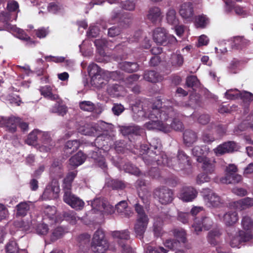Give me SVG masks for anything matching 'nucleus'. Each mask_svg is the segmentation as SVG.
<instances>
[{"label": "nucleus", "instance_id": "1", "mask_svg": "<svg viewBox=\"0 0 253 253\" xmlns=\"http://www.w3.org/2000/svg\"><path fill=\"white\" fill-rule=\"evenodd\" d=\"M177 105L176 102L170 100H167L160 108L153 105L148 116L150 121L145 124V127L149 130L159 129L167 131L168 126L164 122L167 121L169 117L172 118L175 115L173 106Z\"/></svg>", "mask_w": 253, "mask_h": 253}, {"label": "nucleus", "instance_id": "46", "mask_svg": "<svg viewBox=\"0 0 253 253\" xmlns=\"http://www.w3.org/2000/svg\"><path fill=\"white\" fill-rule=\"evenodd\" d=\"M102 240H107L105 238V233L104 231L100 229L97 230L94 233L91 244H96Z\"/></svg>", "mask_w": 253, "mask_h": 253}, {"label": "nucleus", "instance_id": "49", "mask_svg": "<svg viewBox=\"0 0 253 253\" xmlns=\"http://www.w3.org/2000/svg\"><path fill=\"white\" fill-rule=\"evenodd\" d=\"M241 243L242 242H247L251 240L253 237L252 232L244 230H240L239 231V236Z\"/></svg>", "mask_w": 253, "mask_h": 253}, {"label": "nucleus", "instance_id": "47", "mask_svg": "<svg viewBox=\"0 0 253 253\" xmlns=\"http://www.w3.org/2000/svg\"><path fill=\"white\" fill-rule=\"evenodd\" d=\"M64 234V229L61 227H57L55 228L50 236V240L53 242L61 238Z\"/></svg>", "mask_w": 253, "mask_h": 253}, {"label": "nucleus", "instance_id": "36", "mask_svg": "<svg viewBox=\"0 0 253 253\" xmlns=\"http://www.w3.org/2000/svg\"><path fill=\"white\" fill-rule=\"evenodd\" d=\"M174 111L176 113L175 115L172 118H169V119H172V121L170 125L166 124V126H168L167 131L169 130L170 128H171L175 130H181L183 128V125L182 123L179 120L175 118L176 116L177 112L174 109Z\"/></svg>", "mask_w": 253, "mask_h": 253}, {"label": "nucleus", "instance_id": "20", "mask_svg": "<svg viewBox=\"0 0 253 253\" xmlns=\"http://www.w3.org/2000/svg\"><path fill=\"white\" fill-rule=\"evenodd\" d=\"M80 146V142L78 140H69L67 141L63 148L64 154L66 157H69L76 152Z\"/></svg>", "mask_w": 253, "mask_h": 253}, {"label": "nucleus", "instance_id": "8", "mask_svg": "<svg viewBox=\"0 0 253 253\" xmlns=\"http://www.w3.org/2000/svg\"><path fill=\"white\" fill-rule=\"evenodd\" d=\"M18 122H19V117H0V126L4 127L6 131L11 133H14L17 131Z\"/></svg>", "mask_w": 253, "mask_h": 253}, {"label": "nucleus", "instance_id": "56", "mask_svg": "<svg viewBox=\"0 0 253 253\" xmlns=\"http://www.w3.org/2000/svg\"><path fill=\"white\" fill-rule=\"evenodd\" d=\"M211 177L209 174L205 172L199 173L196 178V182L198 184H202L205 182H208L210 181Z\"/></svg>", "mask_w": 253, "mask_h": 253}, {"label": "nucleus", "instance_id": "5", "mask_svg": "<svg viewBox=\"0 0 253 253\" xmlns=\"http://www.w3.org/2000/svg\"><path fill=\"white\" fill-rule=\"evenodd\" d=\"M154 195L158 198L159 202L162 205L171 203L174 198L172 190L166 186H161L155 189Z\"/></svg>", "mask_w": 253, "mask_h": 253}, {"label": "nucleus", "instance_id": "45", "mask_svg": "<svg viewBox=\"0 0 253 253\" xmlns=\"http://www.w3.org/2000/svg\"><path fill=\"white\" fill-rule=\"evenodd\" d=\"M14 225L23 231H28L32 225L31 221H24L23 219L16 220L14 222Z\"/></svg>", "mask_w": 253, "mask_h": 253}, {"label": "nucleus", "instance_id": "7", "mask_svg": "<svg viewBox=\"0 0 253 253\" xmlns=\"http://www.w3.org/2000/svg\"><path fill=\"white\" fill-rule=\"evenodd\" d=\"M212 225V220L210 217L202 216L201 218L197 217L195 219L192 227L196 234L198 235L203 229L209 230Z\"/></svg>", "mask_w": 253, "mask_h": 253}, {"label": "nucleus", "instance_id": "2", "mask_svg": "<svg viewBox=\"0 0 253 253\" xmlns=\"http://www.w3.org/2000/svg\"><path fill=\"white\" fill-rule=\"evenodd\" d=\"M140 152L142 155H144L143 159L147 165H159V161L157 159L162 160V154H164L161 150V145L158 140H153L149 146L146 144L140 146Z\"/></svg>", "mask_w": 253, "mask_h": 253}, {"label": "nucleus", "instance_id": "21", "mask_svg": "<svg viewBox=\"0 0 253 253\" xmlns=\"http://www.w3.org/2000/svg\"><path fill=\"white\" fill-rule=\"evenodd\" d=\"M233 206L242 211L253 206V198L246 197L233 203Z\"/></svg>", "mask_w": 253, "mask_h": 253}, {"label": "nucleus", "instance_id": "16", "mask_svg": "<svg viewBox=\"0 0 253 253\" xmlns=\"http://www.w3.org/2000/svg\"><path fill=\"white\" fill-rule=\"evenodd\" d=\"M120 130L124 136L128 137L129 139V137L140 135V127L135 125L121 126Z\"/></svg>", "mask_w": 253, "mask_h": 253}, {"label": "nucleus", "instance_id": "30", "mask_svg": "<svg viewBox=\"0 0 253 253\" xmlns=\"http://www.w3.org/2000/svg\"><path fill=\"white\" fill-rule=\"evenodd\" d=\"M30 205L26 202H20L16 206V216L24 217L26 216L30 210Z\"/></svg>", "mask_w": 253, "mask_h": 253}, {"label": "nucleus", "instance_id": "51", "mask_svg": "<svg viewBox=\"0 0 253 253\" xmlns=\"http://www.w3.org/2000/svg\"><path fill=\"white\" fill-rule=\"evenodd\" d=\"M35 230L38 234L44 235L48 233L49 228L46 224L38 223L35 227Z\"/></svg>", "mask_w": 253, "mask_h": 253}, {"label": "nucleus", "instance_id": "25", "mask_svg": "<svg viewBox=\"0 0 253 253\" xmlns=\"http://www.w3.org/2000/svg\"><path fill=\"white\" fill-rule=\"evenodd\" d=\"M15 35L17 38L26 42V45L28 46L35 45L36 42L32 40L27 33L22 29L16 28L15 30Z\"/></svg>", "mask_w": 253, "mask_h": 253}, {"label": "nucleus", "instance_id": "55", "mask_svg": "<svg viewBox=\"0 0 253 253\" xmlns=\"http://www.w3.org/2000/svg\"><path fill=\"white\" fill-rule=\"evenodd\" d=\"M127 207V204L125 201H122L116 205L115 208L117 212L121 215L126 214V209Z\"/></svg>", "mask_w": 253, "mask_h": 253}, {"label": "nucleus", "instance_id": "13", "mask_svg": "<svg viewBox=\"0 0 253 253\" xmlns=\"http://www.w3.org/2000/svg\"><path fill=\"white\" fill-rule=\"evenodd\" d=\"M202 193L205 200H208L211 206L216 207L220 204V197L213 193L211 189L209 188L203 189Z\"/></svg>", "mask_w": 253, "mask_h": 253}, {"label": "nucleus", "instance_id": "64", "mask_svg": "<svg viewBox=\"0 0 253 253\" xmlns=\"http://www.w3.org/2000/svg\"><path fill=\"white\" fill-rule=\"evenodd\" d=\"M49 31L48 28L42 27L36 30V35L40 39L45 38L48 34Z\"/></svg>", "mask_w": 253, "mask_h": 253}, {"label": "nucleus", "instance_id": "22", "mask_svg": "<svg viewBox=\"0 0 253 253\" xmlns=\"http://www.w3.org/2000/svg\"><path fill=\"white\" fill-rule=\"evenodd\" d=\"M184 143L187 146H190L195 143L198 139L197 133L191 129H186L183 134Z\"/></svg>", "mask_w": 253, "mask_h": 253}, {"label": "nucleus", "instance_id": "17", "mask_svg": "<svg viewBox=\"0 0 253 253\" xmlns=\"http://www.w3.org/2000/svg\"><path fill=\"white\" fill-rule=\"evenodd\" d=\"M237 144L234 141H228L218 145L214 150L217 154L223 155L226 153L232 152L236 148Z\"/></svg>", "mask_w": 253, "mask_h": 253}, {"label": "nucleus", "instance_id": "15", "mask_svg": "<svg viewBox=\"0 0 253 253\" xmlns=\"http://www.w3.org/2000/svg\"><path fill=\"white\" fill-rule=\"evenodd\" d=\"M226 5V11L228 13L234 10L236 14L241 16L243 17L246 16L248 14L247 10L243 7L237 4L236 3L232 0H227L225 2Z\"/></svg>", "mask_w": 253, "mask_h": 253}, {"label": "nucleus", "instance_id": "60", "mask_svg": "<svg viewBox=\"0 0 253 253\" xmlns=\"http://www.w3.org/2000/svg\"><path fill=\"white\" fill-rule=\"evenodd\" d=\"M104 209H103L101 212L104 215L112 214L116 211V208L110 205L107 201H106L105 206H104Z\"/></svg>", "mask_w": 253, "mask_h": 253}, {"label": "nucleus", "instance_id": "29", "mask_svg": "<svg viewBox=\"0 0 253 253\" xmlns=\"http://www.w3.org/2000/svg\"><path fill=\"white\" fill-rule=\"evenodd\" d=\"M107 187L113 190H123L126 187L125 182L118 179H110L106 183Z\"/></svg>", "mask_w": 253, "mask_h": 253}, {"label": "nucleus", "instance_id": "23", "mask_svg": "<svg viewBox=\"0 0 253 253\" xmlns=\"http://www.w3.org/2000/svg\"><path fill=\"white\" fill-rule=\"evenodd\" d=\"M161 9L156 6L151 7L147 15V18L153 23H156L161 20Z\"/></svg>", "mask_w": 253, "mask_h": 253}, {"label": "nucleus", "instance_id": "62", "mask_svg": "<svg viewBox=\"0 0 253 253\" xmlns=\"http://www.w3.org/2000/svg\"><path fill=\"white\" fill-rule=\"evenodd\" d=\"M179 245V242L175 239L167 240L165 243V247L170 250H174Z\"/></svg>", "mask_w": 253, "mask_h": 253}, {"label": "nucleus", "instance_id": "53", "mask_svg": "<svg viewBox=\"0 0 253 253\" xmlns=\"http://www.w3.org/2000/svg\"><path fill=\"white\" fill-rule=\"evenodd\" d=\"M199 81L197 77L194 75L189 76L186 78V84L189 87H194L198 86Z\"/></svg>", "mask_w": 253, "mask_h": 253}, {"label": "nucleus", "instance_id": "48", "mask_svg": "<svg viewBox=\"0 0 253 253\" xmlns=\"http://www.w3.org/2000/svg\"><path fill=\"white\" fill-rule=\"evenodd\" d=\"M5 250L6 253H18L19 247L15 241L11 240L6 244Z\"/></svg>", "mask_w": 253, "mask_h": 253}, {"label": "nucleus", "instance_id": "38", "mask_svg": "<svg viewBox=\"0 0 253 253\" xmlns=\"http://www.w3.org/2000/svg\"><path fill=\"white\" fill-rule=\"evenodd\" d=\"M209 23V18L205 15L202 14L195 18V25L198 28H206Z\"/></svg>", "mask_w": 253, "mask_h": 253}, {"label": "nucleus", "instance_id": "40", "mask_svg": "<svg viewBox=\"0 0 253 253\" xmlns=\"http://www.w3.org/2000/svg\"><path fill=\"white\" fill-rule=\"evenodd\" d=\"M163 221L160 217H156L153 224V231L155 236L159 237L162 235Z\"/></svg>", "mask_w": 253, "mask_h": 253}, {"label": "nucleus", "instance_id": "10", "mask_svg": "<svg viewBox=\"0 0 253 253\" xmlns=\"http://www.w3.org/2000/svg\"><path fill=\"white\" fill-rule=\"evenodd\" d=\"M179 13L180 16L187 22L192 21L194 15L193 3L191 2L182 3L180 5Z\"/></svg>", "mask_w": 253, "mask_h": 253}, {"label": "nucleus", "instance_id": "9", "mask_svg": "<svg viewBox=\"0 0 253 253\" xmlns=\"http://www.w3.org/2000/svg\"><path fill=\"white\" fill-rule=\"evenodd\" d=\"M63 199L65 203L76 210L82 209L84 205L82 200L72 193H67L66 195H64Z\"/></svg>", "mask_w": 253, "mask_h": 253}, {"label": "nucleus", "instance_id": "43", "mask_svg": "<svg viewBox=\"0 0 253 253\" xmlns=\"http://www.w3.org/2000/svg\"><path fill=\"white\" fill-rule=\"evenodd\" d=\"M173 234L176 239L179 242V245L180 243H185L187 241L186 233L183 229H175L173 231Z\"/></svg>", "mask_w": 253, "mask_h": 253}, {"label": "nucleus", "instance_id": "24", "mask_svg": "<svg viewBox=\"0 0 253 253\" xmlns=\"http://www.w3.org/2000/svg\"><path fill=\"white\" fill-rule=\"evenodd\" d=\"M143 78L148 82L156 83L161 81L163 77L155 71L150 70L145 71Z\"/></svg>", "mask_w": 253, "mask_h": 253}, {"label": "nucleus", "instance_id": "44", "mask_svg": "<svg viewBox=\"0 0 253 253\" xmlns=\"http://www.w3.org/2000/svg\"><path fill=\"white\" fill-rule=\"evenodd\" d=\"M88 75L90 78L97 74L101 73V69L96 64L92 63L90 64L87 68Z\"/></svg>", "mask_w": 253, "mask_h": 253}, {"label": "nucleus", "instance_id": "39", "mask_svg": "<svg viewBox=\"0 0 253 253\" xmlns=\"http://www.w3.org/2000/svg\"><path fill=\"white\" fill-rule=\"evenodd\" d=\"M50 171L56 176H62L63 169L61 164L57 161H54L50 167Z\"/></svg>", "mask_w": 253, "mask_h": 253}, {"label": "nucleus", "instance_id": "27", "mask_svg": "<svg viewBox=\"0 0 253 253\" xmlns=\"http://www.w3.org/2000/svg\"><path fill=\"white\" fill-rule=\"evenodd\" d=\"M86 156L82 151H79L76 155L69 159L70 165L77 167L84 163Z\"/></svg>", "mask_w": 253, "mask_h": 253}, {"label": "nucleus", "instance_id": "3", "mask_svg": "<svg viewBox=\"0 0 253 253\" xmlns=\"http://www.w3.org/2000/svg\"><path fill=\"white\" fill-rule=\"evenodd\" d=\"M161 157L162 160L157 159L159 166H167L176 171L182 170L187 166L191 165L190 157L182 150L178 151L176 157H168L165 153L162 154Z\"/></svg>", "mask_w": 253, "mask_h": 253}, {"label": "nucleus", "instance_id": "34", "mask_svg": "<svg viewBox=\"0 0 253 253\" xmlns=\"http://www.w3.org/2000/svg\"><path fill=\"white\" fill-rule=\"evenodd\" d=\"M241 225L244 230L253 232V217L249 215L243 216L241 221Z\"/></svg>", "mask_w": 253, "mask_h": 253}, {"label": "nucleus", "instance_id": "37", "mask_svg": "<svg viewBox=\"0 0 253 253\" xmlns=\"http://www.w3.org/2000/svg\"><path fill=\"white\" fill-rule=\"evenodd\" d=\"M221 235V233L219 229H214L210 231L208 235V241L209 243L212 246H215L217 244V238Z\"/></svg>", "mask_w": 253, "mask_h": 253}, {"label": "nucleus", "instance_id": "54", "mask_svg": "<svg viewBox=\"0 0 253 253\" xmlns=\"http://www.w3.org/2000/svg\"><path fill=\"white\" fill-rule=\"evenodd\" d=\"M175 15V11L173 9L169 10L167 12V20L169 24L173 25L178 23V20L176 18Z\"/></svg>", "mask_w": 253, "mask_h": 253}, {"label": "nucleus", "instance_id": "50", "mask_svg": "<svg viewBox=\"0 0 253 253\" xmlns=\"http://www.w3.org/2000/svg\"><path fill=\"white\" fill-rule=\"evenodd\" d=\"M51 112L57 113L59 115L64 116L67 112V107L65 105H60L57 103L55 104Z\"/></svg>", "mask_w": 253, "mask_h": 253}, {"label": "nucleus", "instance_id": "32", "mask_svg": "<svg viewBox=\"0 0 253 253\" xmlns=\"http://www.w3.org/2000/svg\"><path fill=\"white\" fill-rule=\"evenodd\" d=\"M42 95L51 100L55 101L59 99L58 95L52 92V87L49 85H45L40 89Z\"/></svg>", "mask_w": 253, "mask_h": 253}, {"label": "nucleus", "instance_id": "18", "mask_svg": "<svg viewBox=\"0 0 253 253\" xmlns=\"http://www.w3.org/2000/svg\"><path fill=\"white\" fill-rule=\"evenodd\" d=\"M250 44V41L244 37L237 36L233 38L231 47L232 49L241 50L248 47Z\"/></svg>", "mask_w": 253, "mask_h": 253}, {"label": "nucleus", "instance_id": "6", "mask_svg": "<svg viewBox=\"0 0 253 253\" xmlns=\"http://www.w3.org/2000/svg\"><path fill=\"white\" fill-rule=\"evenodd\" d=\"M114 238L120 239L118 244L122 248L123 253H132V248L128 245H126L122 240H128L130 238V233L128 230L122 231H115L112 233Z\"/></svg>", "mask_w": 253, "mask_h": 253}, {"label": "nucleus", "instance_id": "52", "mask_svg": "<svg viewBox=\"0 0 253 253\" xmlns=\"http://www.w3.org/2000/svg\"><path fill=\"white\" fill-rule=\"evenodd\" d=\"M79 106L81 109L88 111H93L95 109L94 104L89 101H83L80 103Z\"/></svg>", "mask_w": 253, "mask_h": 253}, {"label": "nucleus", "instance_id": "42", "mask_svg": "<svg viewBox=\"0 0 253 253\" xmlns=\"http://www.w3.org/2000/svg\"><path fill=\"white\" fill-rule=\"evenodd\" d=\"M106 200L100 198H96L93 201H91V207L92 209L102 212L104 209V206H105Z\"/></svg>", "mask_w": 253, "mask_h": 253}, {"label": "nucleus", "instance_id": "31", "mask_svg": "<svg viewBox=\"0 0 253 253\" xmlns=\"http://www.w3.org/2000/svg\"><path fill=\"white\" fill-rule=\"evenodd\" d=\"M42 131L38 129H35L30 132L26 140L27 144L30 145H36L38 143V140L41 137Z\"/></svg>", "mask_w": 253, "mask_h": 253}, {"label": "nucleus", "instance_id": "41", "mask_svg": "<svg viewBox=\"0 0 253 253\" xmlns=\"http://www.w3.org/2000/svg\"><path fill=\"white\" fill-rule=\"evenodd\" d=\"M224 182L226 184H236L242 180V177L238 174H233L232 175H226L224 179Z\"/></svg>", "mask_w": 253, "mask_h": 253}, {"label": "nucleus", "instance_id": "61", "mask_svg": "<svg viewBox=\"0 0 253 253\" xmlns=\"http://www.w3.org/2000/svg\"><path fill=\"white\" fill-rule=\"evenodd\" d=\"M126 147V143L124 140L116 141L115 143V149L119 153H123Z\"/></svg>", "mask_w": 253, "mask_h": 253}, {"label": "nucleus", "instance_id": "58", "mask_svg": "<svg viewBox=\"0 0 253 253\" xmlns=\"http://www.w3.org/2000/svg\"><path fill=\"white\" fill-rule=\"evenodd\" d=\"M134 208L136 212L137 213V217L144 218V216L148 217L145 212L143 207L140 205L138 202L134 204Z\"/></svg>", "mask_w": 253, "mask_h": 253}, {"label": "nucleus", "instance_id": "19", "mask_svg": "<svg viewBox=\"0 0 253 253\" xmlns=\"http://www.w3.org/2000/svg\"><path fill=\"white\" fill-rule=\"evenodd\" d=\"M108 83V77L102 73L95 75L90 80L91 84L97 88H102Z\"/></svg>", "mask_w": 253, "mask_h": 253}, {"label": "nucleus", "instance_id": "11", "mask_svg": "<svg viewBox=\"0 0 253 253\" xmlns=\"http://www.w3.org/2000/svg\"><path fill=\"white\" fill-rule=\"evenodd\" d=\"M198 192L192 186L183 187L180 190L179 198L184 202L193 201L197 196Z\"/></svg>", "mask_w": 253, "mask_h": 253}, {"label": "nucleus", "instance_id": "59", "mask_svg": "<svg viewBox=\"0 0 253 253\" xmlns=\"http://www.w3.org/2000/svg\"><path fill=\"white\" fill-rule=\"evenodd\" d=\"M235 90L239 92V97L245 102H250L253 100V94L248 91L240 92L238 90Z\"/></svg>", "mask_w": 253, "mask_h": 253}, {"label": "nucleus", "instance_id": "26", "mask_svg": "<svg viewBox=\"0 0 253 253\" xmlns=\"http://www.w3.org/2000/svg\"><path fill=\"white\" fill-rule=\"evenodd\" d=\"M238 220V214L236 211H229L224 214L223 221L227 226H231Z\"/></svg>", "mask_w": 253, "mask_h": 253}, {"label": "nucleus", "instance_id": "57", "mask_svg": "<svg viewBox=\"0 0 253 253\" xmlns=\"http://www.w3.org/2000/svg\"><path fill=\"white\" fill-rule=\"evenodd\" d=\"M107 41L105 39H96L94 42L95 45L100 53L103 52V48L107 45Z\"/></svg>", "mask_w": 253, "mask_h": 253}, {"label": "nucleus", "instance_id": "12", "mask_svg": "<svg viewBox=\"0 0 253 253\" xmlns=\"http://www.w3.org/2000/svg\"><path fill=\"white\" fill-rule=\"evenodd\" d=\"M149 222L148 217H137L136 221L134 226V230L136 236L140 239L143 238L144 234L147 227Z\"/></svg>", "mask_w": 253, "mask_h": 253}, {"label": "nucleus", "instance_id": "33", "mask_svg": "<svg viewBox=\"0 0 253 253\" xmlns=\"http://www.w3.org/2000/svg\"><path fill=\"white\" fill-rule=\"evenodd\" d=\"M120 68L126 72L132 73L137 71L138 70L139 66L136 62L125 61L120 63Z\"/></svg>", "mask_w": 253, "mask_h": 253}, {"label": "nucleus", "instance_id": "14", "mask_svg": "<svg viewBox=\"0 0 253 253\" xmlns=\"http://www.w3.org/2000/svg\"><path fill=\"white\" fill-rule=\"evenodd\" d=\"M197 161L202 164V169L205 173L211 174L214 172L215 169V161L214 160L205 157L199 158L197 159Z\"/></svg>", "mask_w": 253, "mask_h": 253}, {"label": "nucleus", "instance_id": "4", "mask_svg": "<svg viewBox=\"0 0 253 253\" xmlns=\"http://www.w3.org/2000/svg\"><path fill=\"white\" fill-rule=\"evenodd\" d=\"M153 39L154 41L159 45L166 46L175 42V38L169 35L166 29L158 27L153 31Z\"/></svg>", "mask_w": 253, "mask_h": 253}, {"label": "nucleus", "instance_id": "35", "mask_svg": "<svg viewBox=\"0 0 253 253\" xmlns=\"http://www.w3.org/2000/svg\"><path fill=\"white\" fill-rule=\"evenodd\" d=\"M184 59L180 54H173L170 58V63L173 69H177L183 64Z\"/></svg>", "mask_w": 253, "mask_h": 253}, {"label": "nucleus", "instance_id": "28", "mask_svg": "<svg viewBox=\"0 0 253 253\" xmlns=\"http://www.w3.org/2000/svg\"><path fill=\"white\" fill-rule=\"evenodd\" d=\"M109 248V243L107 240H102L96 244H91V250L97 253H104Z\"/></svg>", "mask_w": 253, "mask_h": 253}, {"label": "nucleus", "instance_id": "63", "mask_svg": "<svg viewBox=\"0 0 253 253\" xmlns=\"http://www.w3.org/2000/svg\"><path fill=\"white\" fill-rule=\"evenodd\" d=\"M60 9V5L54 2L49 3L47 6L48 11L54 14L57 13Z\"/></svg>", "mask_w": 253, "mask_h": 253}]
</instances>
